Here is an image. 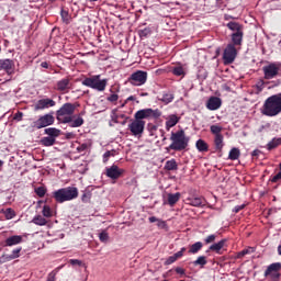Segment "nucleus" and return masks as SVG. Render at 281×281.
I'll return each mask as SVG.
<instances>
[{
	"instance_id": "50",
	"label": "nucleus",
	"mask_w": 281,
	"mask_h": 281,
	"mask_svg": "<svg viewBox=\"0 0 281 281\" xmlns=\"http://www.w3.org/2000/svg\"><path fill=\"white\" fill-rule=\"evenodd\" d=\"M216 240V235H210L205 238L206 245H210V243H214Z\"/></svg>"
},
{
	"instance_id": "3",
	"label": "nucleus",
	"mask_w": 281,
	"mask_h": 281,
	"mask_svg": "<svg viewBox=\"0 0 281 281\" xmlns=\"http://www.w3.org/2000/svg\"><path fill=\"white\" fill-rule=\"evenodd\" d=\"M53 196L57 203H65L78 199V188L67 187L53 192Z\"/></svg>"
},
{
	"instance_id": "39",
	"label": "nucleus",
	"mask_w": 281,
	"mask_h": 281,
	"mask_svg": "<svg viewBox=\"0 0 281 281\" xmlns=\"http://www.w3.org/2000/svg\"><path fill=\"white\" fill-rule=\"evenodd\" d=\"M173 76H186V70H183L182 66H176L172 69Z\"/></svg>"
},
{
	"instance_id": "12",
	"label": "nucleus",
	"mask_w": 281,
	"mask_h": 281,
	"mask_svg": "<svg viewBox=\"0 0 281 281\" xmlns=\"http://www.w3.org/2000/svg\"><path fill=\"white\" fill-rule=\"evenodd\" d=\"M280 269H281L280 262L272 263L267 268L265 276H270L272 280H278L280 278V272H278L280 271Z\"/></svg>"
},
{
	"instance_id": "51",
	"label": "nucleus",
	"mask_w": 281,
	"mask_h": 281,
	"mask_svg": "<svg viewBox=\"0 0 281 281\" xmlns=\"http://www.w3.org/2000/svg\"><path fill=\"white\" fill-rule=\"evenodd\" d=\"M69 262H70V265H72V267H75L76 265H78V267H82V261L81 260L70 259Z\"/></svg>"
},
{
	"instance_id": "32",
	"label": "nucleus",
	"mask_w": 281,
	"mask_h": 281,
	"mask_svg": "<svg viewBox=\"0 0 281 281\" xmlns=\"http://www.w3.org/2000/svg\"><path fill=\"white\" fill-rule=\"evenodd\" d=\"M41 144L42 146H54V144H56V138L49 136L43 137Z\"/></svg>"
},
{
	"instance_id": "22",
	"label": "nucleus",
	"mask_w": 281,
	"mask_h": 281,
	"mask_svg": "<svg viewBox=\"0 0 281 281\" xmlns=\"http://www.w3.org/2000/svg\"><path fill=\"white\" fill-rule=\"evenodd\" d=\"M187 201L193 207H201L203 205V198H188Z\"/></svg>"
},
{
	"instance_id": "38",
	"label": "nucleus",
	"mask_w": 281,
	"mask_h": 281,
	"mask_svg": "<svg viewBox=\"0 0 281 281\" xmlns=\"http://www.w3.org/2000/svg\"><path fill=\"white\" fill-rule=\"evenodd\" d=\"M281 145V139H272L270 143H268V150H273V148H278V146Z\"/></svg>"
},
{
	"instance_id": "53",
	"label": "nucleus",
	"mask_w": 281,
	"mask_h": 281,
	"mask_svg": "<svg viewBox=\"0 0 281 281\" xmlns=\"http://www.w3.org/2000/svg\"><path fill=\"white\" fill-rule=\"evenodd\" d=\"M119 98L120 97L117 94H111L110 97H108V101L109 102H117Z\"/></svg>"
},
{
	"instance_id": "20",
	"label": "nucleus",
	"mask_w": 281,
	"mask_h": 281,
	"mask_svg": "<svg viewBox=\"0 0 281 281\" xmlns=\"http://www.w3.org/2000/svg\"><path fill=\"white\" fill-rule=\"evenodd\" d=\"M70 124L71 128H78L85 124V120L82 116H71V121L68 122Z\"/></svg>"
},
{
	"instance_id": "11",
	"label": "nucleus",
	"mask_w": 281,
	"mask_h": 281,
	"mask_svg": "<svg viewBox=\"0 0 281 281\" xmlns=\"http://www.w3.org/2000/svg\"><path fill=\"white\" fill-rule=\"evenodd\" d=\"M52 106H56V101L46 98L38 100L34 105V110L43 111L45 109H52Z\"/></svg>"
},
{
	"instance_id": "56",
	"label": "nucleus",
	"mask_w": 281,
	"mask_h": 281,
	"mask_svg": "<svg viewBox=\"0 0 281 281\" xmlns=\"http://www.w3.org/2000/svg\"><path fill=\"white\" fill-rule=\"evenodd\" d=\"M167 265H172V262H177V257L173 255L167 259Z\"/></svg>"
},
{
	"instance_id": "60",
	"label": "nucleus",
	"mask_w": 281,
	"mask_h": 281,
	"mask_svg": "<svg viewBox=\"0 0 281 281\" xmlns=\"http://www.w3.org/2000/svg\"><path fill=\"white\" fill-rule=\"evenodd\" d=\"M149 223H158L159 218H157L156 216H151L148 218Z\"/></svg>"
},
{
	"instance_id": "31",
	"label": "nucleus",
	"mask_w": 281,
	"mask_h": 281,
	"mask_svg": "<svg viewBox=\"0 0 281 281\" xmlns=\"http://www.w3.org/2000/svg\"><path fill=\"white\" fill-rule=\"evenodd\" d=\"M195 146L200 153H207V143L205 140L199 139Z\"/></svg>"
},
{
	"instance_id": "42",
	"label": "nucleus",
	"mask_w": 281,
	"mask_h": 281,
	"mask_svg": "<svg viewBox=\"0 0 281 281\" xmlns=\"http://www.w3.org/2000/svg\"><path fill=\"white\" fill-rule=\"evenodd\" d=\"M35 193L37 194V196H40V199H43V196H45V194L47 193V189H45V187H38L35 189Z\"/></svg>"
},
{
	"instance_id": "49",
	"label": "nucleus",
	"mask_w": 281,
	"mask_h": 281,
	"mask_svg": "<svg viewBox=\"0 0 281 281\" xmlns=\"http://www.w3.org/2000/svg\"><path fill=\"white\" fill-rule=\"evenodd\" d=\"M150 117H161V111H159V110H151Z\"/></svg>"
},
{
	"instance_id": "9",
	"label": "nucleus",
	"mask_w": 281,
	"mask_h": 281,
	"mask_svg": "<svg viewBox=\"0 0 281 281\" xmlns=\"http://www.w3.org/2000/svg\"><path fill=\"white\" fill-rule=\"evenodd\" d=\"M52 124H54V115L52 114H45L43 116H40L38 120H36L35 122H33V128H46V126H52Z\"/></svg>"
},
{
	"instance_id": "18",
	"label": "nucleus",
	"mask_w": 281,
	"mask_h": 281,
	"mask_svg": "<svg viewBox=\"0 0 281 281\" xmlns=\"http://www.w3.org/2000/svg\"><path fill=\"white\" fill-rule=\"evenodd\" d=\"M232 45L236 47L237 45L240 46L243 45V31H237L232 34Z\"/></svg>"
},
{
	"instance_id": "59",
	"label": "nucleus",
	"mask_w": 281,
	"mask_h": 281,
	"mask_svg": "<svg viewBox=\"0 0 281 281\" xmlns=\"http://www.w3.org/2000/svg\"><path fill=\"white\" fill-rule=\"evenodd\" d=\"M183 251H186V248H182L180 251L173 255L176 257V260H178V258H181V256H183Z\"/></svg>"
},
{
	"instance_id": "48",
	"label": "nucleus",
	"mask_w": 281,
	"mask_h": 281,
	"mask_svg": "<svg viewBox=\"0 0 281 281\" xmlns=\"http://www.w3.org/2000/svg\"><path fill=\"white\" fill-rule=\"evenodd\" d=\"M61 19L65 23H69V13L65 10L61 11Z\"/></svg>"
},
{
	"instance_id": "55",
	"label": "nucleus",
	"mask_w": 281,
	"mask_h": 281,
	"mask_svg": "<svg viewBox=\"0 0 281 281\" xmlns=\"http://www.w3.org/2000/svg\"><path fill=\"white\" fill-rule=\"evenodd\" d=\"M14 120H16L18 122H21V120H23V112H18L14 114Z\"/></svg>"
},
{
	"instance_id": "13",
	"label": "nucleus",
	"mask_w": 281,
	"mask_h": 281,
	"mask_svg": "<svg viewBox=\"0 0 281 281\" xmlns=\"http://www.w3.org/2000/svg\"><path fill=\"white\" fill-rule=\"evenodd\" d=\"M105 175L109 179H120V177L124 175V169H120L116 165H112L105 169Z\"/></svg>"
},
{
	"instance_id": "24",
	"label": "nucleus",
	"mask_w": 281,
	"mask_h": 281,
	"mask_svg": "<svg viewBox=\"0 0 281 281\" xmlns=\"http://www.w3.org/2000/svg\"><path fill=\"white\" fill-rule=\"evenodd\" d=\"M69 89V79L65 78L57 82V91H67Z\"/></svg>"
},
{
	"instance_id": "52",
	"label": "nucleus",
	"mask_w": 281,
	"mask_h": 281,
	"mask_svg": "<svg viewBox=\"0 0 281 281\" xmlns=\"http://www.w3.org/2000/svg\"><path fill=\"white\" fill-rule=\"evenodd\" d=\"M113 156L112 151H105L103 154V161L104 164H106V161H109V157Z\"/></svg>"
},
{
	"instance_id": "25",
	"label": "nucleus",
	"mask_w": 281,
	"mask_h": 281,
	"mask_svg": "<svg viewBox=\"0 0 281 281\" xmlns=\"http://www.w3.org/2000/svg\"><path fill=\"white\" fill-rule=\"evenodd\" d=\"M225 243H227V240L222 239L218 243L211 245L210 250L211 251H216V254H218V251H221V249H223V247H225Z\"/></svg>"
},
{
	"instance_id": "54",
	"label": "nucleus",
	"mask_w": 281,
	"mask_h": 281,
	"mask_svg": "<svg viewBox=\"0 0 281 281\" xmlns=\"http://www.w3.org/2000/svg\"><path fill=\"white\" fill-rule=\"evenodd\" d=\"M240 210H245V204H240L237 205L233 209V212H235V214H238V212H240Z\"/></svg>"
},
{
	"instance_id": "29",
	"label": "nucleus",
	"mask_w": 281,
	"mask_h": 281,
	"mask_svg": "<svg viewBox=\"0 0 281 281\" xmlns=\"http://www.w3.org/2000/svg\"><path fill=\"white\" fill-rule=\"evenodd\" d=\"M238 157H240V149H238L236 147L232 148L228 154V159H231L232 161H236V159H238Z\"/></svg>"
},
{
	"instance_id": "40",
	"label": "nucleus",
	"mask_w": 281,
	"mask_h": 281,
	"mask_svg": "<svg viewBox=\"0 0 281 281\" xmlns=\"http://www.w3.org/2000/svg\"><path fill=\"white\" fill-rule=\"evenodd\" d=\"M227 27L229 29V30H232L233 32H243V29H240V24H238V23H236V22H229L228 24H227Z\"/></svg>"
},
{
	"instance_id": "6",
	"label": "nucleus",
	"mask_w": 281,
	"mask_h": 281,
	"mask_svg": "<svg viewBox=\"0 0 281 281\" xmlns=\"http://www.w3.org/2000/svg\"><path fill=\"white\" fill-rule=\"evenodd\" d=\"M145 126V121L135 119L128 124V131L134 135V137H142V135H144Z\"/></svg>"
},
{
	"instance_id": "2",
	"label": "nucleus",
	"mask_w": 281,
	"mask_h": 281,
	"mask_svg": "<svg viewBox=\"0 0 281 281\" xmlns=\"http://www.w3.org/2000/svg\"><path fill=\"white\" fill-rule=\"evenodd\" d=\"M171 144L169 145L170 150L181 151L188 148V144H190V138L186 136V132L183 130L178 132H172L170 136Z\"/></svg>"
},
{
	"instance_id": "41",
	"label": "nucleus",
	"mask_w": 281,
	"mask_h": 281,
	"mask_svg": "<svg viewBox=\"0 0 281 281\" xmlns=\"http://www.w3.org/2000/svg\"><path fill=\"white\" fill-rule=\"evenodd\" d=\"M221 131H223V127H221V125H211V133L215 135V137H218V135H222Z\"/></svg>"
},
{
	"instance_id": "16",
	"label": "nucleus",
	"mask_w": 281,
	"mask_h": 281,
	"mask_svg": "<svg viewBox=\"0 0 281 281\" xmlns=\"http://www.w3.org/2000/svg\"><path fill=\"white\" fill-rule=\"evenodd\" d=\"M206 108L209 109V111H216L221 109V99H218L217 97L210 98L206 103Z\"/></svg>"
},
{
	"instance_id": "30",
	"label": "nucleus",
	"mask_w": 281,
	"mask_h": 281,
	"mask_svg": "<svg viewBox=\"0 0 281 281\" xmlns=\"http://www.w3.org/2000/svg\"><path fill=\"white\" fill-rule=\"evenodd\" d=\"M201 249H203V243L196 241L195 244H193L190 247L189 254H199V251H201Z\"/></svg>"
},
{
	"instance_id": "21",
	"label": "nucleus",
	"mask_w": 281,
	"mask_h": 281,
	"mask_svg": "<svg viewBox=\"0 0 281 281\" xmlns=\"http://www.w3.org/2000/svg\"><path fill=\"white\" fill-rule=\"evenodd\" d=\"M179 199H181V193H169L168 194V204L172 207V205H176L179 203Z\"/></svg>"
},
{
	"instance_id": "8",
	"label": "nucleus",
	"mask_w": 281,
	"mask_h": 281,
	"mask_svg": "<svg viewBox=\"0 0 281 281\" xmlns=\"http://www.w3.org/2000/svg\"><path fill=\"white\" fill-rule=\"evenodd\" d=\"M146 80H148V72L137 70L136 72L132 74L128 81L134 87H142V85H146Z\"/></svg>"
},
{
	"instance_id": "63",
	"label": "nucleus",
	"mask_w": 281,
	"mask_h": 281,
	"mask_svg": "<svg viewBox=\"0 0 281 281\" xmlns=\"http://www.w3.org/2000/svg\"><path fill=\"white\" fill-rule=\"evenodd\" d=\"M41 67H43L44 69H48L49 64H47L46 61L41 64Z\"/></svg>"
},
{
	"instance_id": "44",
	"label": "nucleus",
	"mask_w": 281,
	"mask_h": 281,
	"mask_svg": "<svg viewBox=\"0 0 281 281\" xmlns=\"http://www.w3.org/2000/svg\"><path fill=\"white\" fill-rule=\"evenodd\" d=\"M254 251H255V249L250 247V248L244 249L240 252H238L237 257L243 258L244 256H247L249 254H254Z\"/></svg>"
},
{
	"instance_id": "28",
	"label": "nucleus",
	"mask_w": 281,
	"mask_h": 281,
	"mask_svg": "<svg viewBox=\"0 0 281 281\" xmlns=\"http://www.w3.org/2000/svg\"><path fill=\"white\" fill-rule=\"evenodd\" d=\"M1 214H4L7 221H12V218H14V216H16V212H14V210L12 209H7V210H1L0 211Z\"/></svg>"
},
{
	"instance_id": "34",
	"label": "nucleus",
	"mask_w": 281,
	"mask_h": 281,
	"mask_svg": "<svg viewBox=\"0 0 281 281\" xmlns=\"http://www.w3.org/2000/svg\"><path fill=\"white\" fill-rule=\"evenodd\" d=\"M165 168L167 170H177L178 166H177V160L175 159H171V160H168L165 165Z\"/></svg>"
},
{
	"instance_id": "35",
	"label": "nucleus",
	"mask_w": 281,
	"mask_h": 281,
	"mask_svg": "<svg viewBox=\"0 0 281 281\" xmlns=\"http://www.w3.org/2000/svg\"><path fill=\"white\" fill-rule=\"evenodd\" d=\"M215 148L217 150H223V135L215 136Z\"/></svg>"
},
{
	"instance_id": "5",
	"label": "nucleus",
	"mask_w": 281,
	"mask_h": 281,
	"mask_svg": "<svg viewBox=\"0 0 281 281\" xmlns=\"http://www.w3.org/2000/svg\"><path fill=\"white\" fill-rule=\"evenodd\" d=\"M74 111H76V108H74V104L65 103L57 111V120H58V122H61L63 124H67V123L71 122V116L74 115Z\"/></svg>"
},
{
	"instance_id": "57",
	"label": "nucleus",
	"mask_w": 281,
	"mask_h": 281,
	"mask_svg": "<svg viewBox=\"0 0 281 281\" xmlns=\"http://www.w3.org/2000/svg\"><path fill=\"white\" fill-rule=\"evenodd\" d=\"M280 179H281V171L278 172L274 177H272V183L280 181Z\"/></svg>"
},
{
	"instance_id": "46",
	"label": "nucleus",
	"mask_w": 281,
	"mask_h": 281,
	"mask_svg": "<svg viewBox=\"0 0 281 281\" xmlns=\"http://www.w3.org/2000/svg\"><path fill=\"white\" fill-rule=\"evenodd\" d=\"M99 239L101 240V243H106V240H109V234L106 232L100 233Z\"/></svg>"
},
{
	"instance_id": "47",
	"label": "nucleus",
	"mask_w": 281,
	"mask_h": 281,
	"mask_svg": "<svg viewBox=\"0 0 281 281\" xmlns=\"http://www.w3.org/2000/svg\"><path fill=\"white\" fill-rule=\"evenodd\" d=\"M149 34H150V29H144L139 31L140 38H145L146 36H149Z\"/></svg>"
},
{
	"instance_id": "37",
	"label": "nucleus",
	"mask_w": 281,
	"mask_h": 281,
	"mask_svg": "<svg viewBox=\"0 0 281 281\" xmlns=\"http://www.w3.org/2000/svg\"><path fill=\"white\" fill-rule=\"evenodd\" d=\"M42 214H43V216H45V218H52V216H53L52 207H49V205H44Z\"/></svg>"
},
{
	"instance_id": "61",
	"label": "nucleus",
	"mask_w": 281,
	"mask_h": 281,
	"mask_svg": "<svg viewBox=\"0 0 281 281\" xmlns=\"http://www.w3.org/2000/svg\"><path fill=\"white\" fill-rule=\"evenodd\" d=\"M176 272L179 273L180 276H183V273H186L183 268H176Z\"/></svg>"
},
{
	"instance_id": "36",
	"label": "nucleus",
	"mask_w": 281,
	"mask_h": 281,
	"mask_svg": "<svg viewBox=\"0 0 281 281\" xmlns=\"http://www.w3.org/2000/svg\"><path fill=\"white\" fill-rule=\"evenodd\" d=\"M193 265H194L195 267H199V265H200V267H205V265H207V259H205V256H200V257L193 262Z\"/></svg>"
},
{
	"instance_id": "64",
	"label": "nucleus",
	"mask_w": 281,
	"mask_h": 281,
	"mask_svg": "<svg viewBox=\"0 0 281 281\" xmlns=\"http://www.w3.org/2000/svg\"><path fill=\"white\" fill-rule=\"evenodd\" d=\"M135 100V97L131 95L127 98V101Z\"/></svg>"
},
{
	"instance_id": "23",
	"label": "nucleus",
	"mask_w": 281,
	"mask_h": 281,
	"mask_svg": "<svg viewBox=\"0 0 281 281\" xmlns=\"http://www.w3.org/2000/svg\"><path fill=\"white\" fill-rule=\"evenodd\" d=\"M21 250H22L21 247L13 249L10 255L4 256L5 260H8V261L16 260V258H19L21 256Z\"/></svg>"
},
{
	"instance_id": "33",
	"label": "nucleus",
	"mask_w": 281,
	"mask_h": 281,
	"mask_svg": "<svg viewBox=\"0 0 281 281\" xmlns=\"http://www.w3.org/2000/svg\"><path fill=\"white\" fill-rule=\"evenodd\" d=\"M159 100L165 104H170L175 100V95L172 93H165Z\"/></svg>"
},
{
	"instance_id": "4",
	"label": "nucleus",
	"mask_w": 281,
	"mask_h": 281,
	"mask_svg": "<svg viewBox=\"0 0 281 281\" xmlns=\"http://www.w3.org/2000/svg\"><path fill=\"white\" fill-rule=\"evenodd\" d=\"M106 79H100V75H95L89 78H86L82 81L85 87H89L90 89H95V91H104L106 89Z\"/></svg>"
},
{
	"instance_id": "45",
	"label": "nucleus",
	"mask_w": 281,
	"mask_h": 281,
	"mask_svg": "<svg viewBox=\"0 0 281 281\" xmlns=\"http://www.w3.org/2000/svg\"><path fill=\"white\" fill-rule=\"evenodd\" d=\"M157 223V227L159 228V229H168V224H166V221H164V220H158V222H156Z\"/></svg>"
},
{
	"instance_id": "26",
	"label": "nucleus",
	"mask_w": 281,
	"mask_h": 281,
	"mask_svg": "<svg viewBox=\"0 0 281 281\" xmlns=\"http://www.w3.org/2000/svg\"><path fill=\"white\" fill-rule=\"evenodd\" d=\"M45 134L48 135V137L56 139V137L60 135V130H57L56 127H48L45 130Z\"/></svg>"
},
{
	"instance_id": "17",
	"label": "nucleus",
	"mask_w": 281,
	"mask_h": 281,
	"mask_svg": "<svg viewBox=\"0 0 281 281\" xmlns=\"http://www.w3.org/2000/svg\"><path fill=\"white\" fill-rule=\"evenodd\" d=\"M179 120L180 117L177 116V114H170L166 121L167 131H170V128H172L173 126H177V124H179Z\"/></svg>"
},
{
	"instance_id": "58",
	"label": "nucleus",
	"mask_w": 281,
	"mask_h": 281,
	"mask_svg": "<svg viewBox=\"0 0 281 281\" xmlns=\"http://www.w3.org/2000/svg\"><path fill=\"white\" fill-rule=\"evenodd\" d=\"M47 281H56V272H50L48 274Z\"/></svg>"
},
{
	"instance_id": "10",
	"label": "nucleus",
	"mask_w": 281,
	"mask_h": 281,
	"mask_svg": "<svg viewBox=\"0 0 281 281\" xmlns=\"http://www.w3.org/2000/svg\"><path fill=\"white\" fill-rule=\"evenodd\" d=\"M263 74L266 80H273L278 74H280V64H269L268 66L263 67Z\"/></svg>"
},
{
	"instance_id": "43",
	"label": "nucleus",
	"mask_w": 281,
	"mask_h": 281,
	"mask_svg": "<svg viewBox=\"0 0 281 281\" xmlns=\"http://www.w3.org/2000/svg\"><path fill=\"white\" fill-rule=\"evenodd\" d=\"M89 146H91L89 143H83L77 147V151L87 153V150H89Z\"/></svg>"
},
{
	"instance_id": "1",
	"label": "nucleus",
	"mask_w": 281,
	"mask_h": 281,
	"mask_svg": "<svg viewBox=\"0 0 281 281\" xmlns=\"http://www.w3.org/2000/svg\"><path fill=\"white\" fill-rule=\"evenodd\" d=\"M262 115H267V117H276V115H280L281 113V104L280 100L278 99L277 94L269 97L262 108H261Z\"/></svg>"
},
{
	"instance_id": "14",
	"label": "nucleus",
	"mask_w": 281,
	"mask_h": 281,
	"mask_svg": "<svg viewBox=\"0 0 281 281\" xmlns=\"http://www.w3.org/2000/svg\"><path fill=\"white\" fill-rule=\"evenodd\" d=\"M4 69L7 74H12L14 69V61L11 59H0V70Z\"/></svg>"
},
{
	"instance_id": "15",
	"label": "nucleus",
	"mask_w": 281,
	"mask_h": 281,
	"mask_svg": "<svg viewBox=\"0 0 281 281\" xmlns=\"http://www.w3.org/2000/svg\"><path fill=\"white\" fill-rule=\"evenodd\" d=\"M5 247H14V245H21L23 243V236L21 235H13L5 239Z\"/></svg>"
},
{
	"instance_id": "27",
	"label": "nucleus",
	"mask_w": 281,
	"mask_h": 281,
	"mask_svg": "<svg viewBox=\"0 0 281 281\" xmlns=\"http://www.w3.org/2000/svg\"><path fill=\"white\" fill-rule=\"evenodd\" d=\"M32 223H34V225H40V227L47 225V221L42 215L33 217Z\"/></svg>"
},
{
	"instance_id": "62",
	"label": "nucleus",
	"mask_w": 281,
	"mask_h": 281,
	"mask_svg": "<svg viewBox=\"0 0 281 281\" xmlns=\"http://www.w3.org/2000/svg\"><path fill=\"white\" fill-rule=\"evenodd\" d=\"M260 155V149H255L252 151V157H258Z\"/></svg>"
},
{
	"instance_id": "7",
	"label": "nucleus",
	"mask_w": 281,
	"mask_h": 281,
	"mask_svg": "<svg viewBox=\"0 0 281 281\" xmlns=\"http://www.w3.org/2000/svg\"><path fill=\"white\" fill-rule=\"evenodd\" d=\"M236 56H238V50L234 44H228L223 53L224 65H232L234 60H236Z\"/></svg>"
},
{
	"instance_id": "19",
	"label": "nucleus",
	"mask_w": 281,
	"mask_h": 281,
	"mask_svg": "<svg viewBox=\"0 0 281 281\" xmlns=\"http://www.w3.org/2000/svg\"><path fill=\"white\" fill-rule=\"evenodd\" d=\"M150 113H153V109L139 110L135 113V120L144 121L147 117H150Z\"/></svg>"
}]
</instances>
